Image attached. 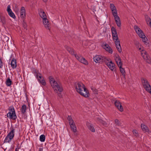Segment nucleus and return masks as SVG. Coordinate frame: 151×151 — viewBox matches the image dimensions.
<instances>
[{
  "label": "nucleus",
  "instance_id": "36",
  "mask_svg": "<svg viewBox=\"0 0 151 151\" xmlns=\"http://www.w3.org/2000/svg\"><path fill=\"white\" fill-rule=\"evenodd\" d=\"M112 12L114 18L116 17H119L117 15V13L116 9L115 10V11H112Z\"/></svg>",
  "mask_w": 151,
  "mask_h": 151
},
{
  "label": "nucleus",
  "instance_id": "39",
  "mask_svg": "<svg viewBox=\"0 0 151 151\" xmlns=\"http://www.w3.org/2000/svg\"><path fill=\"white\" fill-rule=\"evenodd\" d=\"M116 49H117L118 51L120 52L122 51V48L121 45H119L116 46Z\"/></svg>",
  "mask_w": 151,
  "mask_h": 151
},
{
  "label": "nucleus",
  "instance_id": "10",
  "mask_svg": "<svg viewBox=\"0 0 151 151\" xmlns=\"http://www.w3.org/2000/svg\"><path fill=\"white\" fill-rule=\"evenodd\" d=\"M114 104L120 111L122 112L123 111V108L119 101H116L114 102Z\"/></svg>",
  "mask_w": 151,
  "mask_h": 151
},
{
  "label": "nucleus",
  "instance_id": "49",
  "mask_svg": "<svg viewBox=\"0 0 151 151\" xmlns=\"http://www.w3.org/2000/svg\"><path fill=\"white\" fill-rule=\"evenodd\" d=\"M4 39L6 41V42L8 41L9 40V38L8 37L6 36L4 37Z\"/></svg>",
  "mask_w": 151,
  "mask_h": 151
},
{
  "label": "nucleus",
  "instance_id": "20",
  "mask_svg": "<svg viewBox=\"0 0 151 151\" xmlns=\"http://www.w3.org/2000/svg\"><path fill=\"white\" fill-rule=\"evenodd\" d=\"M27 108V107L26 106L25 104H24L22 106L21 109V111L23 114H24L25 113Z\"/></svg>",
  "mask_w": 151,
  "mask_h": 151
},
{
  "label": "nucleus",
  "instance_id": "31",
  "mask_svg": "<svg viewBox=\"0 0 151 151\" xmlns=\"http://www.w3.org/2000/svg\"><path fill=\"white\" fill-rule=\"evenodd\" d=\"M110 8L112 11H115V10H116V9L113 4H110Z\"/></svg>",
  "mask_w": 151,
  "mask_h": 151
},
{
  "label": "nucleus",
  "instance_id": "51",
  "mask_svg": "<svg viewBox=\"0 0 151 151\" xmlns=\"http://www.w3.org/2000/svg\"><path fill=\"white\" fill-rule=\"evenodd\" d=\"M43 149L42 148H40L39 149V151H43Z\"/></svg>",
  "mask_w": 151,
  "mask_h": 151
},
{
  "label": "nucleus",
  "instance_id": "52",
  "mask_svg": "<svg viewBox=\"0 0 151 151\" xmlns=\"http://www.w3.org/2000/svg\"><path fill=\"white\" fill-rule=\"evenodd\" d=\"M47 0H43V1H44V2H46L47 1Z\"/></svg>",
  "mask_w": 151,
  "mask_h": 151
},
{
  "label": "nucleus",
  "instance_id": "54",
  "mask_svg": "<svg viewBox=\"0 0 151 151\" xmlns=\"http://www.w3.org/2000/svg\"><path fill=\"white\" fill-rule=\"evenodd\" d=\"M141 49V48H139V50H140Z\"/></svg>",
  "mask_w": 151,
  "mask_h": 151
},
{
  "label": "nucleus",
  "instance_id": "30",
  "mask_svg": "<svg viewBox=\"0 0 151 151\" xmlns=\"http://www.w3.org/2000/svg\"><path fill=\"white\" fill-rule=\"evenodd\" d=\"M12 83V81L10 78H8L6 81V84L8 86H10Z\"/></svg>",
  "mask_w": 151,
  "mask_h": 151
},
{
  "label": "nucleus",
  "instance_id": "16",
  "mask_svg": "<svg viewBox=\"0 0 151 151\" xmlns=\"http://www.w3.org/2000/svg\"><path fill=\"white\" fill-rule=\"evenodd\" d=\"M146 52H145V55L144 56L143 58L144 59L146 60L147 63L150 64L151 63V60L150 57L149 56L147 55V54H146Z\"/></svg>",
  "mask_w": 151,
  "mask_h": 151
},
{
  "label": "nucleus",
  "instance_id": "32",
  "mask_svg": "<svg viewBox=\"0 0 151 151\" xmlns=\"http://www.w3.org/2000/svg\"><path fill=\"white\" fill-rule=\"evenodd\" d=\"M91 89L94 94H98V91L95 87L92 86L91 87Z\"/></svg>",
  "mask_w": 151,
  "mask_h": 151
},
{
  "label": "nucleus",
  "instance_id": "19",
  "mask_svg": "<svg viewBox=\"0 0 151 151\" xmlns=\"http://www.w3.org/2000/svg\"><path fill=\"white\" fill-rule=\"evenodd\" d=\"M89 129L93 132H95V129L93 127V125L91 124L88 123L87 124Z\"/></svg>",
  "mask_w": 151,
  "mask_h": 151
},
{
  "label": "nucleus",
  "instance_id": "23",
  "mask_svg": "<svg viewBox=\"0 0 151 151\" xmlns=\"http://www.w3.org/2000/svg\"><path fill=\"white\" fill-rule=\"evenodd\" d=\"M141 38H142V40L144 42L145 44L147 45H148V46H149V43L148 42H147V37H146L145 35L144 36V37L143 36L142 37H140Z\"/></svg>",
  "mask_w": 151,
  "mask_h": 151
},
{
  "label": "nucleus",
  "instance_id": "34",
  "mask_svg": "<svg viewBox=\"0 0 151 151\" xmlns=\"http://www.w3.org/2000/svg\"><path fill=\"white\" fill-rule=\"evenodd\" d=\"M74 55H75V57L76 58V59L80 62H81V60L82 59L83 57L80 55H77L76 54H75Z\"/></svg>",
  "mask_w": 151,
  "mask_h": 151
},
{
  "label": "nucleus",
  "instance_id": "15",
  "mask_svg": "<svg viewBox=\"0 0 151 151\" xmlns=\"http://www.w3.org/2000/svg\"><path fill=\"white\" fill-rule=\"evenodd\" d=\"M11 66L13 69L17 67V61L16 59L13 58L12 59L11 63Z\"/></svg>",
  "mask_w": 151,
  "mask_h": 151
},
{
  "label": "nucleus",
  "instance_id": "42",
  "mask_svg": "<svg viewBox=\"0 0 151 151\" xmlns=\"http://www.w3.org/2000/svg\"><path fill=\"white\" fill-rule=\"evenodd\" d=\"M69 124L70 125H73L74 124H75L73 120H71L69 121Z\"/></svg>",
  "mask_w": 151,
  "mask_h": 151
},
{
  "label": "nucleus",
  "instance_id": "40",
  "mask_svg": "<svg viewBox=\"0 0 151 151\" xmlns=\"http://www.w3.org/2000/svg\"><path fill=\"white\" fill-rule=\"evenodd\" d=\"M133 133L135 136H137L138 135L137 131L136 130H133Z\"/></svg>",
  "mask_w": 151,
  "mask_h": 151
},
{
  "label": "nucleus",
  "instance_id": "22",
  "mask_svg": "<svg viewBox=\"0 0 151 151\" xmlns=\"http://www.w3.org/2000/svg\"><path fill=\"white\" fill-rule=\"evenodd\" d=\"M96 120L97 122H99L101 124H102L103 125H105L106 124V123L105 122L101 119L97 117L96 118Z\"/></svg>",
  "mask_w": 151,
  "mask_h": 151
},
{
  "label": "nucleus",
  "instance_id": "44",
  "mask_svg": "<svg viewBox=\"0 0 151 151\" xmlns=\"http://www.w3.org/2000/svg\"><path fill=\"white\" fill-rule=\"evenodd\" d=\"M117 64L119 67H121L122 66V63L121 62V60H120L119 63H118V64Z\"/></svg>",
  "mask_w": 151,
  "mask_h": 151
},
{
  "label": "nucleus",
  "instance_id": "33",
  "mask_svg": "<svg viewBox=\"0 0 151 151\" xmlns=\"http://www.w3.org/2000/svg\"><path fill=\"white\" fill-rule=\"evenodd\" d=\"M120 72L124 77L125 76V72L124 69L122 67H119Z\"/></svg>",
  "mask_w": 151,
  "mask_h": 151
},
{
  "label": "nucleus",
  "instance_id": "7",
  "mask_svg": "<svg viewBox=\"0 0 151 151\" xmlns=\"http://www.w3.org/2000/svg\"><path fill=\"white\" fill-rule=\"evenodd\" d=\"M109 59L107 58V61L105 62L109 68L111 70H113L115 68V64L111 61L109 62Z\"/></svg>",
  "mask_w": 151,
  "mask_h": 151
},
{
  "label": "nucleus",
  "instance_id": "21",
  "mask_svg": "<svg viewBox=\"0 0 151 151\" xmlns=\"http://www.w3.org/2000/svg\"><path fill=\"white\" fill-rule=\"evenodd\" d=\"M141 127L142 130L145 132H147L148 131V127L145 124H142Z\"/></svg>",
  "mask_w": 151,
  "mask_h": 151
},
{
  "label": "nucleus",
  "instance_id": "14",
  "mask_svg": "<svg viewBox=\"0 0 151 151\" xmlns=\"http://www.w3.org/2000/svg\"><path fill=\"white\" fill-rule=\"evenodd\" d=\"M114 18L117 26L119 27H120L121 26V24L119 17H116Z\"/></svg>",
  "mask_w": 151,
  "mask_h": 151
},
{
  "label": "nucleus",
  "instance_id": "17",
  "mask_svg": "<svg viewBox=\"0 0 151 151\" xmlns=\"http://www.w3.org/2000/svg\"><path fill=\"white\" fill-rule=\"evenodd\" d=\"M65 47L67 50L71 55H74V50L72 49L67 46H65Z\"/></svg>",
  "mask_w": 151,
  "mask_h": 151
},
{
  "label": "nucleus",
  "instance_id": "53",
  "mask_svg": "<svg viewBox=\"0 0 151 151\" xmlns=\"http://www.w3.org/2000/svg\"><path fill=\"white\" fill-rule=\"evenodd\" d=\"M26 1H28V0H25Z\"/></svg>",
  "mask_w": 151,
  "mask_h": 151
},
{
  "label": "nucleus",
  "instance_id": "37",
  "mask_svg": "<svg viewBox=\"0 0 151 151\" xmlns=\"http://www.w3.org/2000/svg\"><path fill=\"white\" fill-rule=\"evenodd\" d=\"M1 21L3 24H5L6 23V20L5 17H2L1 18Z\"/></svg>",
  "mask_w": 151,
  "mask_h": 151
},
{
  "label": "nucleus",
  "instance_id": "26",
  "mask_svg": "<svg viewBox=\"0 0 151 151\" xmlns=\"http://www.w3.org/2000/svg\"><path fill=\"white\" fill-rule=\"evenodd\" d=\"M12 136L11 137H10L9 136H8L7 135V136L6 137L4 140V142H9L12 139Z\"/></svg>",
  "mask_w": 151,
  "mask_h": 151
},
{
  "label": "nucleus",
  "instance_id": "2",
  "mask_svg": "<svg viewBox=\"0 0 151 151\" xmlns=\"http://www.w3.org/2000/svg\"><path fill=\"white\" fill-rule=\"evenodd\" d=\"M49 79L51 85L55 92L58 93V91L59 92H61L62 91V88L58 84L54 78H53L51 76H50Z\"/></svg>",
  "mask_w": 151,
  "mask_h": 151
},
{
  "label": "nucleus",
  "instance_id": "55",
  "mask_svg": "<svg viewBox=\"0 0 151 151\" xmlns=\"http://www.w3.org/2000/svg\"><path fill=\"white\" fill-rule=\"evenodd\" d=\"M15 151H16V150H15Z\"/></svg>",
  "mask_w": 151,
  "mask_h": 151
},
{
  "label": "nucleus",
  "instance_id": "29",
  "mask_svg": "<svg viewBox=\"0 0 151 151\" xmlns=\"http://www.w3.org/2000/svg\"><path fill=\"white\" fill-rule=\"evenodd\" d=\"M80 62L86 65H87L88 64V63L87 61L83 57L82 58V59L81 60Z\"/></svg>",
  "mask_w": 151,
  "mask_h": 151
},
{
  "label": "nucleus",
  "instance_id": "9",
  "mask_svg": "<svg viewBox=\"0 0 151 151\" xmlns=\"http://www.w3.org/2000/svg\"><path fill=\"white\" fill-rule=\"evenodd\" d=\"M10 8L11 6L10 5H8L7 7L6 11L8 12V14L10 17L13 19H15L16 18V16L12 12Z\"/></svg>",
  "mask_w": 151,
  "mask_h": 151
},
{
  "label": "nucleus",
  "instance_id": "46",
  "mask_svg": "<svg viewBox=\"0 0 151 151\" xmlns=\"http://www.w3.org/2000/svg\"><path fill=\"white\" fill-rule=\"evenodd\" d=\"M115 122L117 125H119L120 124V122L117 119H116L115 120Z\"/></svg>",
  "mask_w": 151,
  "mask_h": 151
},
{
  "label": "nucleus",
  "instance_id": "1",
  "mask_svg": "<svg viewBox=\"0 0 151 151\" xmlns=\"http://www.w3.org/2000/svg\"><path fill=\"white\" fill-rule=\"evenodd\" d=\"M76 91L80 95L86 98L89 96L88 91L85 87V85L81 82H78L76 86Z\"/></svg>",
  "mask_w": 151,
  "mask_h": 151
},
{
  "label": "nucleus",
  "instance_id": "28",
  "mask_svg": "<svg viewBox=\"0 0 151 151\" xmlns=\"http://www.w3.org/2000/svg\"><path fill=\"white\" fill-rule=\"evenodd\" d=\"M70 128L72 131L74 132L76 131V127L75 124H73V125H70Z\"/></svg>",
  "mask_w": 151,
  "mask_h": 151
},
{
  "label": "nucleus",
  "instance_id": "24",
  "mask_svg": "<svg viewBox=\"0 0 151 151\" xmlns=\"http://www.w3.org/2000/svg\"><path fill=\"white\" fill-rule=\"evenodd\" d=\"M146 21L147 24H150V26H151V19L148 17V16H146L145 17Z\"/></svg>",
  "mask_w": 151,
  "mask_h": 151
},
{
  "label": "nucleus",
  "instance_id": "38",
  "mask_svg": "<svg viewBox=\"0 0 151 151\" xmlns=\"http://www.w3.org/2000/svg\"><path fill=\"white\" fill-rule=\"evenodd\" d=\"M40 83H41L42 85L45 86L46 85V82L44 78L43 79L39 81Z\"/></svg>",
  "mask_w": 151,
  "mask_h": 151
},
{
  "label": "nucleus",
  "instance_id": "25",
  "mask_svg": "<svg viewBox=\"0 0 151 151\" xmlns=\"http://www.w3.org/2000/svg\"><path fill=\"white\" fill-rule=\"evenodd\" d=\"M14 129H13L7 135L8 136H9L10 137L12 136V139L14 136Z\"/></svg>",
  "mask_w": 151,
  "mask_h": 151
},
{
  "label": "nucleus",
  "instance_id": "48",
  "mask_svg": "<svg viewBox=\"0 0 151 151\" xmlns=\"http://www.w3.org/2000/svg\"><path fill=\"white\" fill-rule=\"evenodd\" d=\"M3 66V62L1 60H0V68H1Z\"/></svg>",
  "mask_w": 151,
  "mask_h": 151
},
{
  "label": "nucleus",
  "instance_id": "4",
  "mask_svg": "<svg viewBox=\"0 0 151 151\" xmlns=\"http://www.w3.org/2000/svg\"><path fill=\"white\" fill-rule=\"evenodd\" d=\"M93 60L96 63H102L107 61V58L101 55H97L93 58Z\"/></svg>",
  "mask_w": 151,
  "mask_h": 151
},
{
  "label": "nucleus",
  "instance_id": "5",
  "mask_svg": "<svg viewBox=\"0 0 151 151\" xmlns=\"http://www.w3.org/2000/svg\"><path fill=\"white\" fill-rule=\"evenodd\" d=\"M141 80L144 88L151 94V87L147 80L143 78H142Z\"/></svg>",
  "mask_w": 151,
  "mask_h": 151
},
{
  "label": "nucleus",
  "instance_id": "41",
  "mask_svg": "<svg viewBox=\"0 0 151 151\" xmlns=\"http://www.w3.org/2000/svg\"><path fill=\"white\" fill-rule=\"evenodd\" d=\"M121 60V59L119 56L116 57V61L117 64H118V63H119V61H120V60Z\"/></svg>",
  "mask_w": 151,
  "mask_h": 151
},
{
  "label": "nucleus",
  "instance_id": "47",
  "mask_svg": "<svg viewBox=\"0 0 151 151\" xmlns=\"http://www.w3.org/2000/svg\"><path fill=\"white\" fill-rule=\"evenodd\" d=\"M67 119H68V121H69L71 120H73L71 116H68L67 117Z\"/></svg>",
  "mask_w": 151,
  "mask_h": 151
},
{
  "label": "nucleus",
  "instance_id": "3",
  "mask_svg": "<svg viewBox=\"0 0 151 151\" xmlns=\"http://www.w3.org/2000/svg\"><path fill=\"white\" fill-rule=\"evenodd\" d=\"M39 14L41 18L43 19V23L45 28L47 29L50 30V28L49 26L48 21L47 19V16L46 14L42 9H40V11L39 12Z\"/></svg>",
  "mask_w": 151,
  "mask_h": 151
},
{
  "label": "nucleus",
  "instance_id": "6",
  "mask_svg": "<svg viewBox=\"0 0 151 151\" xmlns=\"http://www.w3.org/2000/svg\"><path fill=\"white\" fill-rule=\"evenodd\" d=\"M9 110L10 112H12V113L11 112H9L7 115V117H9L10 119L13 120L16 119L17 117L16 115L14 108L12 106H10L9 107Z\"/></svg>",
  "mask_w": 151,
  "mask_h": 151
},
{
  "label": "nucleus",
  "instance_id": "43",
  "mask_svg": "<svg viewBox=\"0 0 151 151\" xmlns=\"http://www.w3.org/2000/svg\"><path fill=\"white\" fill-rule=\"evenodd\" d=\"M134 44L136 45V46L137 47H139V42L136 40H134Z\"/></svg>",
  "mask_w": 151,
  "mask_h": 151
},
{
  "label": "nucleus",
  "instance_id": "50",
  "mask_svg": "<svg viewBox=\"0 0 151 151\" xmlns=\"http://www.w3.org/2000/svg\"><path fill=\"white\" fill-rule=\"evenodd\" d=\"M19 148H20V147H19L18 146H17V147H16L15 149V150H16V151H18L19 150Z\"/></svg>",
  "mask_w": 151,
  "mask_h": 151
},
{
  "label": "nucleus",
  "instance_id": "18",
  "mask_svg": "<svg viewBox=\"0 0 151 151\" xmlns=\"http://www.w3.org/2000/svg\"><path fill=\"white\" fill-rule=\"evenodd\" d=\"M35 75L36 76V78L38 79L39 81L42 79H43L44 78L42 74L39 73H37L35 72Z\"/></svg>",
  "mask_w": 151,
  "mask_h": 151
},
{
  "label": "nucleus",
  "instance_id": "12",
  "mask_svg": "<svg viewBox=\"0 0 151 151\" xmlns=\"http://www.w3.org/2000/svg\"><path fill=\"white\" fill-rule=\"evenodd\" d=\"M103 47L109 53L112 54L113 52V50L107 44H105L103 45Z\"/></svg>",
  "mask_w": 151,
  "mask_h": 151
},
{
  "label": "nucleus",
  "instance_id": "8",
  "mask_svg": "<svg viewBox=\"0 0 151 151\" xmlns=\"http://www.w3.org/2000/svg\"><path fill=\"white\" fill-rule=\"evenodd\" d=\"M134 29L136 33L138 34L140 37H143L145 36L144 33L141 29L139 28L137 26H134Z\"/></svg>",
  "mask_w": 151,
  "mask_h": 151
},
{
  "label": "nucleus",
  "instance_id": "35",
  "mask_svg": "<svg viewBox=\"0 0 151 151\" xmlns=\"http://www.w3.org/2000/svg\"><path fill=\"white\" fill-rule=\"evenodd\" d=\"M45 136L44 134H42L41 135L40 137V140L41 142H43L45 141Z\"/></svg>",
  "mask_w": 151,
  "mask_h": 151
},
{
  "label": "nucleus",
  "instance_id": "27",
  "mask_svg": "<svg viewBox=\"0 0 151 151\" xmlns=\"http://www.w3.org/2000/svg\"><path fill=\"white\" fill-rule=\"evenodd\" d=\"M113 39L114 40H115V44L116 46H117L119 45H120V42L118 39V38L117 39H116V38H115L114 39Z\"/></svg>",
  "mask_w": 151,
  "mask_h": 151
},
{
  "label": "nucleus",
  "instance_id": "45",
  "mask_svg": "<svg viewBox=\"0 0 151 151\" xmlns=\"http://www.w3.org/2000/svg\"><path fill=\"white\" fill-rule=\"evenodd\" d=\"M23 26L24 29H25L26 30L27 29V25L26 23L25 22L23 23Z\"/></svg>",
  "mask_w": 151,
  "mask_h": 151
},
{
  "label": "nucleus",
  "instance_id": "11",
  "mask_svg": "<svg viewBox=\"0 0 151 151\" xmlns=\"http://www.w3.org/2000/svg\"><path fill=\"white\" fill-rule=\"evenodd\" d=\"M111 30L113 39H114L115 38L117 39L118 37L116 29L114 27H112L111 28Z\"/></svg>",
  "mask_w": 151,
  "mask_h": 151
},
{
  "label": "nucleus",
  "instance_id": "13",
  "mask_svg": "<svg viewBox=\"0 0 151 151\" xmlns=\"http://www.w3.org/2000/svg\"><path fill=\"white\" fill-rule=\"evenodd\" d=\"M25 10L24 7H22L20 13V17L22 18H24L26 16Z\"/></svg>",
  "mask_w": 151,
  "mask_h": 151
}]
</instances>
